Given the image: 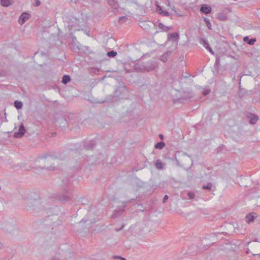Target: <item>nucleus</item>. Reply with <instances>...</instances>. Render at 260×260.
Wrapping results in <instances>:
<instances>
[{
    "instance_id": "1",
    "label": "nucleus",
    "mask_w": 260,
    "mask_h": 260,
    "mask_svg": "<svg viewBox=\"0 0 260 260\" xmlns=\"http://www.w3.org/2000/svg\"><path fill=\"white\" fill-rule=\"evenodd\" d=\"M72 183L70 179L66 177L63 179L60 187V192L55 194L56 198L62 203L72 202L74 196L72 193Z\"/></svg>"
},
{
    "instance_id": "2",
    "label": "nucleus",
    "mask_w": 260,
    "mask_h": 260,
    "mask_svg": "<svg viewBox=\"0 0 260 260\" xmlns=\"http://www.w3.org/2000/svg\"><path fill=\"white\" fill-rule=\"evenodd\" d=\"M87 19L86 15L78 12L75 17L69 19L68 27L71 29L79 30L80 26L84 25Z\"/></svg>"
},
{
    "instance_id": "3",
    "label": "nucleus",
    "mask_w": 260,
    "mask_h": 260,
    "mask_svg": "<svg viewBox=\"0 0 260 260\" xmlns=\"http://www.w3.org/2000/svg\"><path fill=\"white\" fill-rule=\"evenodd\" d=\"M157 67L156 61L152 60L148 61L146 63H142L137 64L136 66V70L137 72L142 73L149 72L154 70Z\"/></svg>"
},
{
    "instance_id": "4",
    "label": "nucleus",
    "mask_w": 260,
    "mask_h": 260,
    "mask_svg": "<svg viewBox=\"0 0 260 260\" xmlns=\"http://www.w3.org/2000/svg\"><path fill=\"white\" fill-rule=\"evenodd\" d=\"M127 89L124 85L119 86L117 87L114 92L115 100L118 101L120 99H124Z\"/></svg>"
},
{
    "instance_id": "5",
    "label": "nucleus",
    "mask_w": 260,
    "mask_h": 260,
    "mask_svg": "<svg viewBox=\"0 0 260 260\" xmlns=\"http://www.w3.org/2000/svg\"><path fill=\"white\" fill-rule=\"evenodd\" d=\"M26 132L25 127L23 123H21L19 126L18 132H15L14 134L15 138H22Z\"/></svg>"
},
{
    "instance_id": "6",
    "label": "nucleus",
    "mask_w": 260,
    "mask_h": 260,
    "mask_svg": "<svg viewBox=\"0 0 260 260\" xmlns=\"http://www.w3.org/2000/svg\"><path fill=\"white\" fill-rule=\"evenodd\" d=\"M125 208V205L122 204L120 205L116 210H115L114 212L112 215V218H114L118 217L121 215V213L124 211Z\"/></svg>"
},
{
    "instance_id": "7",
    "label": "nucleus",
    "mask_w": 260,
    "mask_h": 260,
    "mask_svg": "<svg viewBox=\"0 0 260 260\" xmlns=\"http://www.w3.org/2000/svg\"><path fill=\"white\" fill-rule=\"evenodd\" d=\"M30 17V15L29 14L26 12L22 13L19 18V23L21 24L25 23L29 18Z\"/></svg>"
},
{
    "instance_id": "8",
    "label": "nucleus",
    "mask_w": 260,
    "mask_h": 260,
    "mask_svg": "<svg viewBox=\"0 0 260 260\" xmlns=\"http://www.w3.org/2000/svg\"><path fill=\"white\" fill-rule=\"evenodd\" d=\"M40 202L37 200H29L27 202V207L29 208L28 210L36 209L34 206H38L40 205Z\"/></svg>"
},
{
    "instance_id": "9",
    "label": "nucleus",
    "mask_w": 260,
    "mask_h": 260,
    "mask_svg": "<svg viewBox=\"0 0 260 260\" xmlns=\"http://www.w3.org/2000/svg\"><path fill=\"white\" fill-rule=\"evenodd\" d=\"M66 158V155L64 154V152H62V153L59 154L58 155H50L49 156L48 159L46 160L45 161H48L50 160H53L55 159H58L60 160H64Z\"/></svg>"
},
{
    "instance_id": "10",
    "label": "nucleus",
    "mask_w": 260,
    "mask_h": 260,
    "mask_svg": "<svg viewBox=\"0 0 260 260\" xmlns=\"http://www.w3.org/2000/svg\"><path fill=\"white\" fill-rule=\"evenodd\" d=\"M109 5L113 9V12L116 13L118 10V4L116 0H108Z\"/></svg>"
},
{
    "instance_id": "11",
    "label": "nucleus",
    "mask_w": 260,
    "mask_h": 260,
    "mask_svg": "<svg viewBox=\"0 0 260 260\" xmlns=\"http://www.w3.org/2000/svg\"><path fill=\"white\" fill-rule=\"evenodd\" d=\"M247 117L250 119L249 123L251 124H255L258 119L257 115L250 113L247 114Z\"/></svg>"
},
{
    "instance_id": "12",
    "label": "nucleus",
    "mask_w": 260,
    "mask_h": 260,
    "mask_svg": "<svg viewBox=\"0 0 260 260\" xmlns=\"http://www.w3.org/2000/svg\"><path fill=\"white\" fill-rule=\"evenodd\" d=\"M180 39L179 34L177 32H173L168 35V40L173 42L178 41Z\"/></svg>"
},
{
    "instance_id": "13",
    "label": "nucleus",
    "mask_w": 260,
    "mask_h": 260,
    "mask_svg": "<svg viewBox=\"0 0 260 260\" xmlns=\"http://www.w3.org/2000/svg\"><path fill=\"white\" fill-rule=\"evenodd\" d=\"M200 11L204 14H208L211 12L212 9L211 7L204 4L202 5Z\"/></svg>"
},
{
    "instance_id": "14",
    "label": "nucleus",
    "mask_w": 260,
    "mask_h": 260,
    "mask_svg": "<svg viewBox=\"0 0 260 260\" xmlns=\"http://www.w3.org/2000/svg\"><path fill=\"white\" fill-rule=\"evenodd\" d=\"M113 101H116V100H115V97L114 96V94H110V95L107 96L104 101H103L102 102H100L99 103H103L105 102L110 103Z\"/></svg>"
},
{
    "instance_id": "15",
    "label": "nucleus",
    "mask_w": 260,
    "mask_h": 260,
    "mask_svg": "<svg viewBox=\"0 0 260 260\" xmlns=\"http://www.w3.org/2000/svg\"><path fill=\"white\" fill-rule=\"evenodd\" d=\"M217 18L220 21H226L228 19L227 15L222 12L218 13L217 14Z\"/></svg>"
},
{
    "instance_id": "16",
    "label": "nucleus",
    "mask_w": 260,
    "mask_h": 260,
    "mask_svg": "<svg viewBox=\"0 0 260 260\" xmlns=\"http://www.w3.org/2000/svg\"><path fill=\"white\" fill-rule=\"evenodd\" d=\"M172 54L171 51H168L166 53H164L161 56L160 58V60L165 62L168 60V57L171 55Z\"/></svg>"
},
{
    "instance_id": "17",
    "label": "nucleus",
    "mask_w": 260,
    "mask_h": 260,
    "mask_svg": "<svg viewBox=\"0 0 260 260\" xmlns=\"http://www.w3.org/2000/svg\"><path fill=\"white\" fill-rule=\"evenodd\" d=\"M159 28L161 29L164 31L167 32L170 29H172V26H166L161 22H159L158 24Z\"/></svg>"
},
{
    "instance_id": "18",
    "label": "nucleus",
    "mask_w": 260,
    "mask_h": 260,
    "mask_svg": "<svg viewBox=\"0 0 260 260\" xmlns=\"http://www.w3.org/2000/svg\"><path fill=\"white\" fill-rule=\"evenodd\" d=\"M243 41L246 42L248 45H252L256 42V39L255 38L249 39L248 37H245L243 39Z\"/></svg>"
},
{
    "instance_id": "19",
    "label": "nucleus",
    "mask_w": 260,
    "mask_h": 260,
    "mask_svg": "<svg viewBox=\"0 0 260 260\" xmlns=\"http://www.w3.org/2000/svg\"><path fill=\"white\" fill-rule=\"evenodd\" d=\"M94 143L92 141H89L88 142H86L84 144V147L86 150H90L93 148L94 147Z\"/></svg>"
},
{
    "instance_id": "20",
    "label": "nucleus",
    "mask_w": 260,
    "mask_h": 260,
    "mask_svg": "<svg viewBox=\"0 0 260 260\" xmlns=\"http://www.w3.org/2000/svg\"><path fill=\"white\" fill-rule=\"evenodd\" d=\"M154 166L155 168L158 170H162L164 168V164L159 159L156 160L154 164Z\"/></svg>"
},
{
    "instance_id": "21",
    "label": "nucleus",
    "mask_w": 260,
    "mask_h": 260,
    "mask_svg": "<svg viewBox=\"0 0 260 260\" xmlns=\"http://www.w3.org/2000/svg\"><path fill=\"white\" fill-rule=\"evenodd\" d=\"M158 13L161 15H164L165 16H169V13L167 11H164L161 7L158 6L157 8Z\"/></svg>"
},
{
    "instance_id": "22",
    "label": "nucleus",
    "mask_w": 260,
    "mask_h": 260,
    "mask_svg": "<svg viewBox=\"0 0 260 260\" xmlns=\"http://www.w3.org/2000/svg\"><path fill=\"white\" fill-rule=\"evenodd\" d=\"M0 3L3 7H8L13 4V3L10 0H1Z\"/></svg>"
},
{
    "instance_id": "23",
    "label": "nucleus",
    "mask_w": 260,
    "mask_h": 260,
    "mask_svg": "<svg viewBox=\"0 0 260 260\" xmlns=\"http://www.w3.org/2000/svg\"><path fill=\"white\" fill-rule=\"evenodd\" d=\"M255 217L252 213H249L246 216V221L247 223H249L253 221Z\"/></svg>"
},
{
    "instance_id": "24",
    "label": "nucleus",
    "mask_w": 260,
    "mask_h": 260,
    "mask_svg": "<svg viewBox=\"0 0 260 260\" xmlns=\"http://www.w3.org/2000/svg\"><path fill=\"white\" fill-rule=\"evenodd\" d=\"M71 81V77L69 75H63L62 78V83L64 84H67Z\"/></svg>"
},
{
    "instance_id": "25",
    "label": "nucleus",
    "mask_w": 260,
    "mask_h": 260,
    "mask_svg": "<svg viewBox=\"0 0 260 260\" xmlns=\"http://www.w3.org/2000/svg\"><path fill=\"white\" fill-rule=\"evenodd\" d=\"M199 43L203 45L204 47L206 48L207 47H208L209 45L207 40H206L205 39H204L203 38H201L199 40Z\"/></svg>"
},
{
    "instance_id": "26",
    "label": "nucleus",
    "mask_w": 260,
    "mask_h": 260,
    "mask_svg": "<svg viewBox=\"0 0 260 260\" xmlns=\"http://www.w3.org/2000/svg\"><path fill=\"white\" fill-rule=\"evenodd\" d=\"M165 146V142H162V141H161V142H158L157 143H156L155 146H154V147L156 148V149H162Z\"/></svg>"
},
{
    "instance_id": "27",
    "label": "nucleus",
    "mask_w": 260,
    "mask_h": 260,
    "mask_svg": "<svg viewBox=\"0 0 260 260\" xmlns=\"http://www.w3.org/2000/svg\"><path fill=\"white\" fill-rule=\"evenodd\" d=\"M14 106L18 110L21 109L23 106V104L20 101H16L14 102Z\"/></svg>"
},
{
    "instance_id": "28",
    "label": "nucleus",
    "mask_w": 260,
    "mask_h": 260,
    "mask_svg": "<svg viewBox=\"0 0 260 260\" xmlns=\"http://www.w3.org/2000/svg\"><path fill=\"white\" fill-rule=\"evenodd\" d=\"M117 53L114 50H111L110 51L108 52L107 53L108 56L110 57H114L117 55Z\"/></svg>"
},
{
    "instance_id": "29",
    "label": "nucleus",
    "mask_w": 260,
    "mask_h": 260,
    "mask_svg": "<svg viewBox=\"0 0 260 260\" xmlns=\"http://www.w3.org/2000/svg\"><path fill=\"white\" fill-rule=\"evenodd\" d=\"M204 20L207 26V27L209 29H211V24L209 21V20L207 18H205L204 19Z\"/></svg>"
},
{
    "instance_id": "30",
    "label": "nucleus",
    "mask_w": 260,
    "mask_h": 260,
    "mask_svg": "<svg viewBox=\"0 0 260 260\" xmlns=\"http://www.w3.org/2000/svg\"><path fill=\"white\" fill-rule=\"evenodd\" d=\"M212 187V184L211 183H208L206 185H204L203 186V189H208L210 190L211 187Z\"/></svg>"
},
{
    "instance_id": "31",
    "label": "nucleus",
    "mask_w": 260,
    "mask_h": 260,
    "mask_svg": "<svg viewBox=\"0 0 260 260\" xmlns=\"http://www.w3.org/2000/svg\"><path fill=\"white\" fill-rule=\"evenodd\" d=\"M187 196L190 199H193L195 197V193L192 191H189L187 192Z\"/></svg>"
},
{
    "instance_id": "32",
    "label": "nucleus",
    "mask_w": 260,
    "mask_h": 260,
    "mask_svg": "<svg viewBox=\"0 0 260 260\" xmlns=\"http://www.w3.org/2000/svg\"><path fill=\"white\" fill-rule=\"evenodd\" d=\"M219 64H220V58L218 56H217V57L216 58L215 62L214 64L215 68L216 69L219 66Z\"/></svg>"
},
{
    "instance_id": "33",
    "label": "nucleus",
    "mask_w": 260,
    "mask_h": 260,
    "mask_svg": "<svg viewBox=\"0 0 260 260\" xmlns=\"http://www.w3.org/2000/svg\"><path fill=\"white\" fill-rule=\"evenodd\" d=\"M45 169H46V170H55L56 169V167L55 166H47V167H44Z\"/></svg>"
},
{
    "instance_id": "34",
    "label": "nucleus",
    "mask_w": 260,
    "mask_h": 260,
    "mask_svg": "<svg viewBox=\"0 0 260 260\" xmlns=\"http://www.w3.org/2000/svg\"><path fill=\"white\" fill-rule=\"evenodd\" d=\"M68 39L72 40V44H73L74 41L76 40V37L73 36L72 34L70 35V36L68 37Z\"/></svg>"
},
{
    "instance_id": "35",
    "label": "nucleus",
    "mask_w": 260,
    "mask_h": 260,
    "mask_svg": "<svg viewBox=\"0 0 260 260\" xmlns=\"http://www.w3.org/2000/svg\"><path fill=\"white\" fill-rule=\"evenodd\" d=\"M34 6L36 7H38L41 5V2L40 0H34Z\"/></svg>"
},
{
    "instance_id": "36",
    "label": "nucleus",
    "mask_w": 260,
    "mask_h": 260,
    "mask_svg": "<svg viewBox=\"0 0 260 260\" xmlns=\"http://www.w3.org/2000/svg\"><path fill=\"white\" fill-rule=\"evenodd\" d=\"M127 19V17L125 16H122L119 18V21H125Z\"/></svg>"
},
{
    "instance_id": "37",
    "label": "nucleus",
    "mask_w": 260,
    "mask_h": 260,
    "mask_svg": "<svg viewBox=\"0 0 260 260\" xmlns=\"http://www.w3.org/2000/svg\"><path fill=\"white\" fill-rule=\"evenodd\" d=\"M124 227V224H122L119 228H116L115 229V231L116 232H119V231H121Z\"/></svg>"
},
{
    "instance_id": "38",
    "label": "nucleus",
    "mask_w": 260,
    "mask_h": 260,
    "mask_svg": "<svg viewBox=\"0 0 260 260\" xmlns=\"http://www.w3.org/2000/svg\"><path fill=\"white\" fill-rule=\"evenodd\" d=\"M206 49H207L212 54H214V51L212 50V48L210 47V46H209V47H207Z\"/></svg>"
},
{
    "instance_id": "39",
    "label": "nucleus",
    "mask_w": 260,
    "mask_h": 260,
    "mask_svg": "<svg viewBox=\"0 0 260 260\" xmlns=\"http://www.w3.org/2000/svg\"><path fill=\"white\" fill-rule=\"evenodd\" d=\"M168 196L167 195H165L164 197V199H163V203H165L167 202V201L168 200Z\"/></svg>"
},
{
    "instance_id": "40",
    "label": "nucleus",
    "mask_w": 260,
    "mask_h": 260,
    "mask_svg": "<svg viewBox=\"0 0 260 260\" xmlns=\"http://www.w3.org/2000/svg\"><path fill=\"white\" fill-rule=\"evenodd\" d=\"M115 258H119L121 260H126L125 258L124 257H122L121 256H114Z\"/></svg>"
},
{
    "instance_id": "41",
    "label": "nucleus",
    "mask_w": 260,
    "mask_h": 260,
    "mask_svg": "<svg viewBox=\"0 0 260 260\" xmlns=\"http://www.w3.org/2000/svg\"><path fill=\"white\" fill-rule=\"evenodd\" d=\"M209 93V91L206 90V91H204V92H203V94L206 95L207 94H208Z\"/></svg>"
},
{
    "instance_id": "42",
    "label": "nucleus",
    "mask_w": 260,
    "mask_h": 260,
    "mask_svg": "<svg viewBox=\"0 0 260 260\" xmlns=\"http://www.w3.org/2000/svg\"><path fill=\"white\" fill-rule=\"evenodd\" d=\"M191 98H192V96H188V97L183 98L182 99L186 100L188 99H190Z\"/></svg>"
},
{
    "instance_id": "43",
    "label": "nucleus",
    "mask_w": 260,
    "mask_h": 260,
    "mask_svg": "<svg viewBox=\"0 0 260 260\" xmlns=\"http://www.w3.org/2000/svg\"><path fill=\"white\" fill-rule=\"evenodd\" d=\"M159 137L161 140L164 139V136L162 134H159Z\"/></svg>"
},
{
    "instance_id": "44",
    "label": "nucleus",
    "mask_w": 260,
    "mask_h": 260,
    "mask_svg": "<svg viewBox=\"0 0 260 260\" xmlns=\"http://www.w3.org/2000/svg\"><path fill=\"white\" fill-rule=\"evenodd\" d=\"M175 159H176V160L177 161V165L180 166V165L179 164V161L176 158Z\"/></svg>"
},
{
    "instance_id": "45",
    "label": "nucleus",
    "mask_w": 260,
    "mask_h": 260,
    "mask_svg": "<svg viewBox=\"0 0 260 260\" xmlns=\"http://www.w3.org/2000/svg\"><path fill=\"white\" fill-rule=\"evenodd\" d=\"M51 260H59L58 258H52Z\"/></svg>"
},
{
    "instance_id": "46",
    "label": "nucleus",
    "mask_w": 260,
    "mask_h": 260,
    "mask_svg": "<svg viewBox=\"0 0 260 260\" xmlns=\"http://www.w3.org/2000/svg\"><path fill=\"white\" fill-rule=\"evenodd\" d=\"M125 71H126V72L127 73H129V70H127V69H125Z\"/></svg>"
},
{
    "instance_id": "47",
    "label": "nucleus",
    "mask_w": 260,
    "mask_h": 260,
    "mask_svg": "<svg viewBox=\"0 0 260 260\" xmlns=\"http://www.w3.org/2000/svg\"><path fill=\"white\" fill-rule=\"evenodd\" d=\"M139 210H140V211H144V208H143V209H140Z\"/></svg>"
},
{
    "instance_id": "48",
    "label": "nucleus",
    "mask_w": 260,
    "mask_h": 260,
    "mask_svg": "<svg viewBox=\"0 0 260 260\" xmlns=\"http://www.w3.org/2000/svg\"><path fill=\"white\" fill-rule=\"evenodd\" d=\"M87 220H85L84 219H82L81 222L83 221L84 222H85Z\"/></svg>"
},
{
    "instance_id": "49",
    "label": "nucleus",
    "mask_w": 260,
    "mask_h": 260,
    "mask_svg": "<svg viewBox=\"0 0 260 260\" xmlns=\"http://www.w3.org/2000/svg\"><path fill=\"white\" fill-rule=\"evenodd\" d=\"M141 206L142 207H140V209L143 208V206L141 205Z\"/></svg>"
},
{
    "instance_id": "50",
    "label": "nucleus",
    "mask_w": 260,
    "mask_h": 260,
    "mask_svg": "<svg viewBox=\"0 0 260 260\" xmlns=\"http://www.w3.org/2000/svg\"><path fill=\"white\" fill-rule=\"evenodd\" d=\"M84 200L85 202H87V200H86V199H84Z\"/></svg>"
},
{
    "instance_id": "51",
    "label": "nucleus",
    "mask_w": 260,
    "mask_h": 260,
    "mask_svg": "<svg viewBox=\"0 0 260 260\" xmlns=\"http://www.w3.org/2000/svg\"><path fill=\"white\" fill-rule=\"evenodd\" d=\"M82 204H86V203L85 202H83V203H82Z\"/></svg>"
},
{
    "instance_id": "52",
    "label": "nucleus",
    "mask_w": 260,
    "mask_h": 260,
    "mask_svg": "<svg viewBox=\"0 0 260 260\" xmlns=\"http://www.w3.org/2000/svg\"><path fill=\"white\" fill-rule=\"evenodd\" d=\"M77 48L78 50L79 49V48L78 46H77Z\"/></svg>"
},
{
    "instance_id": "53",
    "label": "nucleus",
    "mask_w": 260,
    "mask_h": 260,
    "mask_svg": "<svg viewBox=\"0 0 260 260\" xmlns=\"http://www.w3.org/2000/svg\"><path fill=\"white\" fill-rule=\"evenodd\" d=\"M2 75V72L0 71V76Z\"/></svg>"
},
{
    "instance_id": "54",
    "label": "nucleus",
    "mask_w": 260,
    "mask_h": 260,
    "mask_svg": "<svg viewBox=\"0 0 260 260\" xmlns=\"http://www.w3.org/2000/svg\"><path fill=\"white\" fill-rule=\"evenodd\" d=\"M76 46V44H75V45H74L75 49H76V47H75V46Z\"/></svg>"
}]
</instances>
